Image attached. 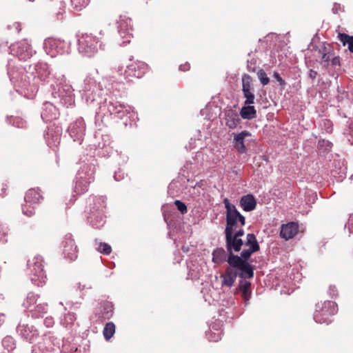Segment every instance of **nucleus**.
I'll use <instances>...</instances> for the list:
<instances>
[{"mask_svg":"<svg viewBox=\"0 0 353 353\" xmlns=\"http://www.w3.org/2000/svg\"><path fill=\"white\" fill-rule=\"evenodd\" d=\"M8 74L17 92L21 88L28 93H34L40 85L49 82L51 71L50 66L43 62L22 66L15 65L13 61H9Z\"/></svg>","mask_w":353,"mask_h":353,"instance_id":"nucleus-1","label":"nucleus"},{"mask_svg":"<svg viewBox=\"0 0 353 353\" xmlns=\"http://www.w3.org/2000/svg\"><path fill=\"white\" fill-rule=\"evenodd\" d=\"M245 245L250 248L242 250L240 256H230V264L220 275L222 287L232 288L238 277V274L248 278L254 277V267L248 262V260L253 253L259 250L260 246L256 236L252 233L247 234Z\"/></svg>","mask_w":353,"mask_h":353,"instance_id":"nucleus-2","label":"nucleus"},{"mask_svg":"<svg viewBox=\"0 0 353 353\" xmlns=\"http://www.w3.org/2000/svg\"><path fill=\"white\" fill-rule=\"evenodd\" d=\"M108 81L103 79L100 81H97L93 77L87 76L83 80V83L80 90V93L82 99L88 105L96 106L103 104V96L108 95V92L105 91L104 88L110 90V88H107Z\"/></svg>","mask_w":353,"mask_h":353,"instance_id":"nucleus-3","label":"nucleus"},{"mask_svg":"<svg viewBox=\"0 0 353 353\" xmlns=\"http://www.w3.org/2000/svg\"><path fill=\"white\" fill-rule=\"evenodd\" d=\"M51 94L57 103L64 107H72L75 102L74 90L65 75L54 77V81L50 85Z\"/></svg>","mask_w":353,"mask_h":353,"instance_id":"nucleus-4","label":"nucleus"},{"mask_svg":"<svg viewBox=\"0 0 353 353\" xmlns=\"http://www.w3.org/2000/svg\"><path fill=\"white\" fill-rule=\"evenodd\" d=\"M106 199L103 196H90L87 200L86 213L88 223L94 228H100L105 223Z\"/></svg>","mask_w":353,"mask_h":353,"instance_id":"nucleus-5","label":"nucleus"},{"mask_svg":"<svg viewBox=\"0 0 353 353\" xmlns=\"http://www.w3.org/2000/svg\"><path fill=\"white\" fill-rule=\"evenodd\" d=\"M96 113L98 114L100 113L109 114L118 119H123L125 117H128L132 121L137 119V112L132 107L120 103L112 96L104 99L103 104L99 107V112Z\"/></svg>","mask_w":353,"mask_h":353,"instance_id":"nucleus-6","label":"nucleus"},{"mask_svg":"<svg viewBox=\"0 0 353 353\" xmlns=\"http://www.w3.org/2000/svg\"><path fill=\"white\" fill-rule=\"evenodd\" d=\"M77 50L79 54L83 57H92L99 49H105L104 32L100 30L99 37L92 34H82L77 35Z\"/></svg>","mask_w":353,"mask_h":353,"instance_id":"nucleus-7","label":"nucleus"},{"mask_svg":"<svg viewBox=\"0 0 353 353\" xmlns=\"http://www.w3.org/2000/svg\"><path fill=\"white\" fill-rule=\"evenodd\" d=\"M18 334L26 341L33 344L32 353H43L46 347L44 339L40 335L39 330L34 325L20 322L17 327Z\"/></svg>","mask_w":353,"mask_h":353,"instance_id":"nucleus-8","label":"nucleus"},{"mask_svg":"<svg viewBox=\"0 0 353 353\" xmlns=\"http://www.w3.org/2000/svg\"><path fill=\"white\" fill-rule=\"evenodd\" d=\"M94 168L90 164H83L78 170L74 185V192L82 194L88 191L90 183L94 180Z\"/></svg>","mask_w":353,"mask_h":353,"instance_id":"nucleus-9","label":"nucleus"},{"mask_svg":"<svg viewBox=\"0 0 353 353\" xmlns=\"http://www.w3.org/2000/svg\"><path fill=\"white\" fill-rule=\"evenodd\" d=\"M226 209V226L224 232H234L238 228V223L241 226L245 224V218L236 209L234 205L231 204L228 199L223 201Z\"/></svg>","mask_w":353,"mask_h":353,"instance_id":"nucleus-10","label":"nucleus"},{"mask_svg":"<svg viewBox=\"0 0 353 353\" xmlns=\"http://www.w3.org/2000/svg\"><path fill=\"white\" fill-rule=\"evenodd\" d=\"M29 276L32 283L41 286L46 283V276L43 271V258L37 255L30 259L27 263Z\"/></svg>","mask_w":353,"mask_h":353,"instance_id":"nucleus-11","label":"nucleus"},{"mask_svg":"<svg viewBox=\"0 0 353 353\" xmlns=\"http://www.w3.org/2000/svg\"><path fill=\"white\" fill-rule=\"evenodd\" d=\"M337 311V305L333 301L318 303L314 313V320L318 323L329 324L332 321L330 317L336 314Z\"/></svg>","mask_w":353,"mask_h":353,"instance_id":"nucleus-12","label":"nucleus"},{"mask_svg":"<svg viewBox=\"0 0 353 353\" xmlns=\"http://www.w3.org/2000/svg\"><path fill=\"white\" fill-rule=\"evenodd\" d=\"M43 49L51 57H55L59 54H69L70 43L63 39L49 37L44 40Z\"/></svg>","mask_w":353,"mask_h":353,"instance_id":"nucleus-13","label":"nucleus"},{"mask_svg":"<svg viewBox=\"0 0 353 353\" xmlns=\"http://www.w3.org/2000/svg\"><path fill=\"white\" fill-rule=\"evenodd\" d=\"M10 53L19 60H27L35 52L27 39L13 43L10 47Z\"/></svg>","mask_w":353,"mask_h":353,"instance_id":"nucleus-14","label":"nucleus"},{"mask_svg":"<svg viewBox=\"0 0 353 353\" xmlns=\"http://www.w3.org/2000/svg\"><path fill=\"white\" fill-rule=\"evenodd\" d=\"M118 32L123 41L120 45H124L130 42L132 37V20L126 16H120L119 19L117 22Z\"/></svg>","mask_w":353,"mask_h":353,"instance_id":"nucleus-15","label":"nucleus"},{"mask_svg":"<svg viewBox=\"0 0 353 353\" xmlns=\"http://www.w3.org/2000/svg\"><path fill=\"white\" fill-rule=\"evenodd\" d=\"M225 236V247L228 252V264L230 263V256L235 255L233 252H238L241 250L243 241L241 238L233 236V232H224Z\"/></svg>","mask_w":353,"mask_h":353,"instance_id":"nucleus-16","label":"nucleus"},{"mask_svg":"<svg viewBox=\"0 0 353 353\" xmlns=\"http://www.w3.org/2000/svg\"><path fill=\"white\" fill-rule=\"evenodd\" d=\"M62 246L65 258L70 261H74L77 258V248L70 234L64 236Z\"/></svg>","mask_w":353,"mask_h":353,"instance_id":"nucleus-17","label":"nucleus"},{"mask_svg":"<svg viewBox=\"0 0 353 353\" xmlns=\"http://www.w3.org/2000/svg\"><path fill=\"white\" fill-rule=\"evenodd\" d=\"M238 276L240 279L239 281L238 286L235 290V293H237L238 292L241 293V296L244 301L245 305L246 306L249 304V301L252 296L251 283L247 279H250L251 278H248L245 276H242L240 274H238Z\"/></svg>","mask_w":353,"mask_h":353,"instance_id":"nucleus-18","label":"nucleus"},{"mask_svg":"<svg viewBox=\"0 0 353 353\" xmlns=\"http://www.w3.org/2000/svg\"><path fill=\"white\" fill-rule=\"evenodd\" d=\"M68 132L74 141H81L85 132V125L83 119H77L71 123L68 128Z\"/></svg>","mask_w":353,"mask_h":353,"instance_id":"nucleus-19","label":"nucleus"},{"mask_svg":"<svg viewBox=\"0 0 353 353\" xmlns=\"http://www.w3.org/2000/svg\"><path fill=\"white\" fill-rule=\"evenodd\" d=\"M62 130L60 127L50 125L44 134L47 145L50 148H55L60 143Z\"/></svg>","mask_w":353,"mask_h":353,"instance_id":"nucleus-20","label":"nucleus"},{"mask_svg":"<svg viewBox=\"0 0 353 353\" xmlns=\"http://www.w3.org/2000/svg\"><path fill=\"white\" fill-rule=\"evenodd\" d=\"M58 109L50 102L43 103L41 117L44 122L51 121L58 117Z\"/></svg>","mask_w":353,"mask_h":353,"instance_id":"nucleus-21","label":"nucleus"},{"mask_svg":"<svg viewBox=\"0 0 353 353\" xmlns=\"http://www.w3.org/2000/svg\"><path fill=\"white\" fill-rule=\"evenodd\" d=\"M125 72L130 76L141 78L148 71V65L142 61L134 62L127 67Z\"/></svg>","mask_w":353,"mask_h":353,"instance_id":"nucleus-22","label":"nucleus"},{"mask_svg":"<svg viewBox=\"0 0 353 353\" xmlns=\"http://www.w3.org/2000/svg\"><path fill=\"white\" fill-rule=\"evenodd\" d=\"M299 231V225L294 222L283 224L281 227L280 236L285 240L292 239Z\"/></svg>","mask_w":353,"mask_h":353,"instance_id":"nucleus-23","label":"nucleus"},{"mask_svg":"<svg viewBox=\"0 0 353 353\" xmlns=\"http://www.w3.org/2000/svg\"><path fill=\"white\" fill-rule=\"evenodd\" d=\"M113 314V305L112 303L106 301L101 304L96 313V316L101 321L109 319Z\"/></svg>","mask_w":353,"mask_h":353,"instance_id":"nucleus-24","label":"nucleus"},{"mask_svg":"<svg viewBox=\"0 0 353 353\" xmlns=\"http://www.w3.org/2000/svg\"><path fill=\"white\" fill-rule=\"evenodd\" d=\"M103 79L108 81L107 88H110V90L104 88L105 91L108 92V97L112 94V97L114 96L117 98V96L121 95L120 92L124 88L122 83L116 81L113 78H104Z\"/></svg>","mask_w":353,"mask_h":353,"instance_id":"nucleus-25","label":"nucleus"},{"mask_svg":"<svg viewBox=\"0 0 353 353\" xmlns=\"http://www.w3.org/2000/svg\"><path fill=\"white\" fill-rule=\"evenodd\" d=\"M225 119L226 125L230 129L236 128L241 121L239 113L232 109L225 111Z\"/></svg>","mask_w":353,"mask_h":353,"instance_id":"nucleus-26","label":"nucleus"},{"mask_svg":"<svg viewBox=\"0 0 353 353\" xmlns=\"http://www.w3.org/2000/svg\"><path fill=\"white\" fill-rule=\"evenodd\" d=\"M239 203L243 210L245 212H251L256 207V200L251 194L243 196Z\"/></svg>","mask_w":353,"mask_h":353,"instance_id":"nucleus-27","label":"nucleus"},{"mask_svg":"<svg viewBox=\"0 0 353 353\" xmlns=\"http://www.w3.org/2000/svg\"><path fill=\"white\" fill-rule=\"evenodd\" d=\"M249 136H251V134L247 130H243L241 132L234 135V147L240 153H245L246 152V148L244 144V139Z\"/></svg>","mask_w":353,"mask_h":353,"instance_id":"nucleus-28","label":"nucleus"},{"mask_svg":"<svg viewBox=\"0 0 353 353\" xmlns=\"http://www.w3.org/2000/svg\"><path fill=\"white\" fill-rule=\"evenodd\" d=\"M43 199V197L39 190H36L34 188L30 189L26 194L24 196V201L27 204L32 205H37L40 203L41 200Z\"/></svg>","mask_w":353,"mask_h":353,"instance_id":"nucleus-29","label":"nucleus"},{"mask_svg":"<svg viewBox=\"0 0 353 353\" xmlns=\"http://www.w3.org/2000/svg\"><path fill=\"white\" fill-rule=\"evenodd\" d=\"M28 312L31 314L32 317L34 319L43 317L44 314L47 313L48 311V305L47 303L39 301L37 305H34L32 308L28 310Z\"/></svg>","mask_w":353,"mask_h":353,"instance_id":"nucleus-30","label":"nucleus"},{"mask_svg":"<svg viewBox=\"0 0 353 353\" xmlns=\"http://www.w3.org/2000/svg\"><path fill=\"white\" fill-rule=\"evenodd\" d=\"M212 261L216 264L228 263V252L223 248H218L212 252Z\"/></svg>","mask_w":353,"mask_h":353,"instance_id":"nucleus-31","label":"nucleus"},{"mask_svg":"<svg viewBox=\"0 0 353 353\" xmlns=\"http://www.w3.org/2000/svg\"><path fill=\"white\" fill-rule=\"evenodd\" d=\"M39 301H42L38 294L34 292H29L26 296V299L23 303V307L27 310H30L34 305L39 303Z\"/></svg>","mask_w":353,"mask_h":353,"instance_id":"nucleus-32","label":"nucleus"},{"mask_svg":"<svg viewBox=\"0 0 353 353\" xmlns=\"http://www.w3.org/2000/svg\"><path fill=\"white\" fill-rule=\"evenodd\" d=\"M241 117L244 119L251 120L256 117V110L251 105H245L240 111Z\"/></svg>","mask_w":353,"mask_h":353,"instance_id":"nucleus-33","label":"nucleus"},{"mask_svg":"<svg viewBox=\"0 0 353 353\" xmlns=\"http://www.w3.org/2000/svg\"><path fill=\"white\" fill-rule=\"evenodd\" d=\"M319 53L321 54V63L324 67L327 68L330 65V61L333 53L331 50H328L325 46H323L319 50Z\"/></svg>","mask_w":353,"mask_h":353,"instance_id":"nucleus-34","label":"nucleus"},{"mask_svg":"<svg viewBox=\"0 0 353 353\" xmlns=\"http://www.w3.org/2000/svg\"><path fill=\"white\" fill-rule=\"evenodd\" d=\"M338 39L343 46H348V50L353 53V35L350 36L345 33H339Z\"/></svg>","mask_w":353,"mask_h":353,"instance_id":"nucleus-35","label":"nucleus"},{"mask_svg":"<svg viewBox=\"0 0 353 353\" xmlns=\"http://www.w3.org/2000/svg\"><path fill=\"white\" fill-rule=\"evenodd\" d=\"M115 332V325L112 322H108L105 324L103 334L104 336V338L106 340H109L112 338L113 334Z\"/></svg>","mask_w":353,"mask_h":353,"instance_id":"nucleus-36","label":"nucleus"},{"mask_svg":"<svg viewBox=\"0 0 353 353\" xmlns=\"http://www.w3.org/2000/svg\"><path fill=\"white\" fill-rule=\"evenodd\" d=\"M252 79L247 74H244L242 77V91L252 90Z\"/></svg>","mask_w":353,"mask_h":353,"instance_id":"nucleus-37","label":"nucleus"},{"mask_svg":"<svg viewBox=\"0 0 353 353\" xmlns=\"http://www.w3.org/2000/svg\"><path fill=\"white\" fill-rule=\"evenodd\" d=\"M2 345L4 349L7 350L8 352H11L16 347L15 341L12 336H7L3 339Z\"/></svg>","mask_w":353,"mask_h":353,"instance_id":"nucleus-38","label":"nucleus"},{"mask_svg":"<svg viewBox=\"0 0 353 353\" xmlns=\"http://www.w3.org/2000/svg\"><path fill=\"white\" fill-rule=\"evenodd\" d=\"M89 1L90 0H71V4L75 11H80L88 6Z\"/></svg>","mask_w":353,"mask_h":353,"instance_id":"nucleus-39","label":"nucleus"},{"mask_svg":"<svg viewBox=\"0 0 353 353\" xmlns=\"http://www.w3.org/2000/svg\"><path fill=\"white\" fill-rule=\"evenodd\" d=\"M9 123L19 128H23L26 126V121L20 117H11Z\"/></svg>","mask_w":353,"mask_h":353,"instance_id":"nucleus-40","label":"nucleus"},{"mask_svg":"<svg viewBox=\"0 0 353 353\" xmlns=\"http://www.w3.org/2000/svg\"><path fill=\"white\" fill-rule=\"evenodd\" d=\"M243 97L245 99V105H251L254 103L255 96L252 90L242 91Z\"/></svg>","mask_w":353,"mask_h":353,"instance_id":"nucleus-41","label":"nucleus"},{"mask_svg":"<svg viewBox=\"0 0 353 353\" xmlns=\"http://www.w3.org/2000/svg\"><path fill=\"white\" fill-rule=\"evenodd\" d=\"M36 205L27 204L25 203L22 205V211L24 215L27 216H32L34 214V208Z\"/></svg>","mask_w":353,"mask_h":353,"instance_id":"nucleus-42","label":"nucleus"},{"mask_svg":"<svg viewBox=\"0 0 353 353\" xmlns=\"http://www.w3.org/2000/svg\"><path fill=\"white\" fill-rule=\"evenodd\" d=\"M257 77L263 85H266L270 83V79L263 69H259L258 70Z\"/></svg>","mask_w":353,"mask_h":353,"instance_id":"nucleus-43","label":"nucleus"},{"mask_svg":"<svg viewBox=\"0 0 353 353\" xmlns=\"http://www.w3.org/2000/svg\"><path fill=\"white\" fill-rule=\"evenodd\" d=\"M57 6L59 7V10L55 14L56 18L58 21H61L63 19L65 13V3L61 1H59L57 2Z\"/></svg>","mask_w":353,"mask_h":353,"instance_id":"nucleus-44","label":"nucleus"},{"mask_svg":"<svg viewBox=\"0 0 353 353\" xmlns=\"http://www.w3.org/2000/svg\"><path fill=\"white\" fill-rule=\"evenodd\" d=\"M97 250L99 252L105 255L110 254L112 251L111 246L105 243H100Z\"/></svg>","mask_w":353,"mask_h":353,"instance_id":"nucleus-45","label":"nucleus"},{"mask_svg":"<svg viewBox=\"0 0 353 353\" xmlns=\"http://www.w3.org/2000/svg\"><path fill=\"white\" fill-rule=\"evenodd\" d=\"M174 205H176L177 210L182 214H185L188 212V208L185 203L181 201L180 200H176L174 201Z\"/></svg>","mask_w":353,"mask_h":353,"instance_id":"nucleus-46","label":"nucleus"},{"mask_svg":"<svg viewBox=\"0 0 353 353\" xmlns=\"http://www.w3.org/2000/svg\"><path fill=\"white\" fill-rule=\"evenodd\" d=\"M8 234V228L0 224V241L6 243L8 241L6 236Z\"/></svg>","mask_w":353,"mask_h":353,"instance_id":"nucleus-47","label":"nucleus"},{"mask_svg":"<svg viewBox=\"0 0 353 353\" xmlns=\"http://www.w3.org/2000/svg\"><path fill=\"white\" fill-rule=\"evenodd\" d=\"M76 319V316L74 313L68 312L64 318V323L66 325H72Z\"/></svg>","mask_w":353,"mask_h":353,"instance_id":"nucleus-48","label":"nucleus"},{"mask_svg":"<svg viewBox=\"0 0 353 353\" xmlns=\"http://www.w3.org/2000/svg\"><path fill=\"white\" fill-rule=\"evenodd\" d=\"M207 337L210 341L216 342L221 339L220 333H212L210 332L207 334Z\"/></svg>","mask_w":353,"mask_h":353,"instance_id":"nucleus-49","label":"nucleus"},{"mask_svg":"<svg viewBox=\"0 0 353 353\" xmlns=\"http://www.w3.org/2000/svg\"><path fill=\"white\" fill-rule=\"evenodd\" d=\"M113 152V150L110 147H105L99 150V154L103 157L110 156Z\"/></svg>","mask_w":353,"mask_h":353,"instance_id":"nucleus-50","label":"nucleus"},{"mask_svg":"<svg viewBox=\"0 0 353 353\" xmlns=\"http://www.w3.org/2000/svg\"><path fill=\"white\" fill-rule=\"evenodd\" d=\"M273 77L279 83V85L283 88L285 86L286 82L281 78V77L277 72H274Z\"/></svg>","mask_w":353,"mask_h":353,"instance_id":"nucleus-51","label":"nucleus"},{"mask_svg":"<svg viewBox=\"0 0 353 353\" xmlns=\"http://www.w3.org/2000/svg\"><path fill=\"white\" fill-rule=\"evenodd\" d=\"M256 61L252 59L248 61V69L250 72H254L256 69Z\"/></svg>","mask_w":353,"mask_h":353,"instance_id":"nucleus-52","label":"nucleus"},{"mask_svg":"<svg viewBox=\"0 0 353 353\" xmlns=\"http://www.w3.org/2000/svg\"><path fill=\"white\" fill-rule=\"evenodd\" d=\"M330 62H331V65L333 66H340V57L339 56L333 57L332 55Z\"/></svg>","mask_w":353,"mask_h":353,"instance_id":"nucleus-53","label":"nucleus"},{"mask_svg":"<svg viewBox=\"0 0 353 353\" xmlns=\"http://www.w3.org/2000/svg\"><path fill=\"white\" fill-rule=\"evenodd\" d=\"M125 176V174L120 170L119 172H115L114 175V179L117 181H119L121 179H123Z\"/></svg>","mask_w":353,"mask_h":353,"instance_id":"nucleus-54","label":"nucleus"},{"mask_svg":"<svg viewBox=\"0 0 353 353\" xmlns=\"http://www.w3.org/2000/svg\"><path fill=\"white\" fill-rule=\"evenodd\" d=\"M54 324V320L52 319V317L51 316H48L44 320V325L47 327H52Z\"/></svg>","mask_w":353,"mask_h":353,"instance_id":"nucleus-55","label":"nucleus"},{"mask_svg":"<svg viewBox=\"0 0 353 353\" xmlns=\"http://www.w3.org/2000/svg\"><path fill=\"white\" fill-rule=\"evenodd\" d=\"M347 228L350 233L353 234V214L350 215L347 221Z\"/></svg>","mask_w":353,"mask_h":353,"instance_id":"nucleus-56","label":"nucleus"},{"mask_svg":"<svg viewBox=\"0 0 353 353\" xmlns=\"http://www.w3.org/2000/svg\"><path fill=\"white\" fill-rule=\"evenodd\" d=\"M177 183H178V182H177V181H172V182L169 185V186H168V193H169V194H173V193L172 192V190L174 188H176V187H177Z\"/></svg>","mask_w":353,"mask_h":353,"instance_id":"nucleus-57","label":"nucleus"},{"mask_svg":"<svg viewBox=\"0 0 353 353\" xmlns=\"http://www.w3.org/2000/svg\"><path fill=\"white\" fill-rule=\"evenodd\" d=\"M328 292L332 297H334V296H336L337 294V293H336L337 290L334 286H330Z\"/></svg>","mask_w":353,"mask_h":353,"instance_id":"nucleus-58","label":"nucleus"},{"mask_svg":"<svg viewBox=\"0 0 353 353\" xmlns=\"http://www.w3.org/2000/svg\"><path fill=\"white\" fill-rule=\"evenodd\" d=\"M341 10V6L340 4H337V3H334V6H333V8H332V12L334 13V14H338L339 12V11Z\"/></svg>","mask_w":353,"mask_h":353,"instance_id":"nucleus-59","label":"nucleus"},{"mask_svg":"<svg viewBox=\"0 0 353 353\" xmlns=\"http://www.w3.org/2000/svg\"><path fill=\"white\" fill-rule=\"evenodd\" d=\"M244 235V230L243 229H239L235 233L233 232V236L236 238H240Z\"/></svg>","mask_w":353,"mask_h":353,"instance_id":"nucleus-60","label":"nucleus"},{"mask_svg":"<svg viewBox=\"0 0 353 353\" xmlns=\"http://www.w3.org/2000/svg\"><path fill=\"white\" fill-rule=\"evenodd\" d=\"M317 74H318V73L316 71H315L312 69L309 70L308 76L310 78L314 79L316 77Z\"/></svg>","mask_w":353,"mask_h":353,"instance_id":"nucleus-61","label":"nucleus"},{"mask_svg":"<svg viewBox=\"0 0 353 353\" xmlns=\"http://www.w3.org/2000/svg\"><path fill=\"white\" fill-rule=\"evenodd\" d=\"M179 68L181 71H187L190 69V64L186 63L184 65H180Z\"/></svg>","mask_w":353,"mask_h":353,"instance_id":"nucleus-62","label":"nucleus"},{"mask_svg":"<svg viewBox=\"0 0 353 353\" xmlns=\"http://www.w3.org/2000/svg\"><path fill=\"white\" fill-rule=\"evenodd\" d=\"M117 155H119V154H117ZM119 158L121 159V162L123 163H126L128 159L125 154H123L121 153L119 154Z\"/></svg>","mask_w":353,"mask_h":353,"instance_id":"nucleus-63","label":"nucleus"},{"mask_svg":"<svg viewBox=\"0 0 353 353\" xmlns=\"http://www.w3.org/2000/svg\"><path fill=\"white\" fill-rule=\"evenodd\" d=\"M6 320V314L0 313V327L4 323Z\"/></svg>","mask_w":353,"mask_h":353,"instance_id":"nucleus-64","label":"nucleus"}]
</instances>
